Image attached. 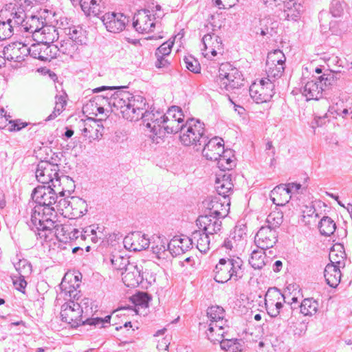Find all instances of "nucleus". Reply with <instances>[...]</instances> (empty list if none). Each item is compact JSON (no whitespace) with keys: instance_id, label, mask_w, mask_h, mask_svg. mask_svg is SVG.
<instances>
[{"instance_id":"obj_35","label":"nucleus","mask_w":352,"mask_h":352,"mask_svg":"<svg viewBox=\"0 0 352 352\" xmlns=\"http://www.w3.org/2000/svg\"><path fill=\"white\" fill-rule=\"evenodd\" d=\"M340 266L328 264L324 272V276L327 283L331 287H336L341 280Z\"/></svg>"},{"instance_id":"obj_28","label":"nucleus","mask_w":352,"mask_h":352,"mask_svg":"<svg viewBox=\"0 0 352 352\" xmlns=\"http://www.w3.org/2000/svg\"><path fill=\"white\" fill-rule=\"evenodd\" d=\"M26 6L25 0H11L6 4V10L10 13L14 24H19L23 21L24 10Z\"/></svg>"},{"instance_id":"obj_13","label":"nucleus","mask_w":352,"mask_h":352,"mask_svg":"<svg viewBox=\"0 0 352 352\" xmlns=\"http://www.w3.org/2000/svg\"><path fill=\"white\" fill-rule=\"evenodd\" d=\"M58 167L56 164L48 162H41L36 170L37 180L46 184H52L58 175Z\"/></svg>"},{"instance_id":"obj_10","label":"nucleus","mask_w":352,"mask_h":352,"mask_svg":"<svg viewBox=\"0 0 352 352\" xmlns=\"http://www.w3.org/2000/svg\"><path fill=\"white\" fill-rule=\"evenodd\" d=\"M204 49L202 54L205 58L212 59L221 56L224 53V45L222 39L215 34H207L202 38Z\"/></svg>"},{"instance_id":"obj_52","label":"nucleus","mask_w":352,"mask_h":352,"mask_svg":"<svg viewBox=\"0 0 352 352\" xmlns=\"http://www.w3.org/2000/svg\"><path fill=\"white\" fill-rule=\"evenodd\" d=\"M111 263L114 269L118 271H122L131 265L128 258L123 256L118 252L111 255Z\"/></svg>"},{"instance_id":"obj_11","label":"nucleus","mask_w":352,"mask_h":352,"mask_svg":"<svg viewBox=\"0 0 352 352\" xmlns=\"http://www.w3.org/2000/svg\"><path fill=\"white\" fill-rule=\"evenodd\" d=\"M236 261L231 258H221L216 265L214 279L217 282L223 283L228 281L232 276L236 274L239 268V265H236Z\"/></svg>"},{"instance_id":"obj_22","label":"nucleus","mask_w":352,"mask_h":352,"mask_svg":"<svg viewBox=\"0 0 352 352\" xmlns=\"http://www.w3.org/2000/svg\"><path fill=\"white\" fill-rule=\"evenodd\" d=\"M27 45L21 42H14L8 45L4 50V55L8 60L21 61L29 54Z\"/></svg>"},{"instance_id":"obj_56","label":"nucleus","mask_w":352,"mask_h":352,"mask_svg":"<svg viewBox=\"0 0 352 352\" xmlns=\"http://www.w3.org/2000/svg\"><path fill=\"white\" fill-rule=\"evenodd\" d=\"M14 19L9 18L7 21H0V40H5L12 35Z\"/></svg>"},{"instance_id":"obj_8","label":"nucleus","mask_w":352,"mask_h":352,"mask_svg":"<svg viewBox=\"0 0 352 352\" xmlns=\"http://www.w3.org/2000/svg\"><path fill=\"white\" fill-rule=\"evenodd\" d=\"M221 83L227 90L237 89L243 85V75L239 69L229 63H223L219 68Z\"/></svg>"},{"instance_id":"obj_17","label":"nucleus","mask_w":352,"mask_h":352,"mask_svg":"<svg viewBox=\"0 0 352 352\" xmlns=\"http://www.w3.org/2000/svg\"><path fill=\"white\" fill-rule=\"evenodd\" d=\"M133 26L142 34L149 33L155 26L154 18L148 10L138 11L133 17Z\"/></svg>"},{"instance_id":"obj_24","label":"nucleus","mask_w":352,"mask_h":352,"mask_svg":"<svg viewBox=\"0 0 352 352\" xmlns=\"http://www.w3.org/2000/svg\"><path fill=\"white\" fill-rule=\"evenodd\" d=\"M186 236H175L168 244V248L173 256H179L188 250L192 243Z\"/></svg>"},{"instance_id":"obj_50","label":"nucleus","mask_w":352,"mask_h":352,"mask_svg":"<svg viewBox=\"0 0 352 352\" xmlns=\"http://www.w3.org/2000/svg\"><path fill=\"white\" fill-rule=\"evenodd\" d=\"M44 26L43 21L41 19L33 16L28 18L25 24V30L32 34L33 38L34 33H36Z\"/></svg>"},{"instance_id":"obj_64","label":"nucleus","mask_w":352,"mask_h":352,"mask_svg":"<svg viewBox=\"0 0 352 352\" xmlns=\"http://www.w3.org/2000/svg\"><path fill=\"white\" fill-rule=\"evenodd\" d=\"M216 6L220 9H229L234 6L239 0H214Z\"/></svg>"},{"instance_id":"obj_62","label":"nucleus","mask_w":352,"mask_h":352,"mask_svg":"<svg viewBox=\"0 0 352 352\" xmlns=\"http://www.w3.org/2000/svg\"><path fill=\"white\" fill-rule=\"evenodd\" d=\"M13 285L17 290L21 292L22 293H25L27 282L25 280L23 276H15L13 278Z\"/></svg>"},{"instance_id":"obj_59","label":"nucleus","mask_w":352,"mask_h":352,"mask_svg":"<svg viewBox=\"0 0 352 352\" xmlns=\"http://www.w3.org/2000/svg\"><path fill=\"white\" fill-rule=\"evenodd\" d=\"M51 218L45 214V212H43L35 211L32 215V220L34 226L38 228V226H43L45 222L50 221Z\"/></svg>"},{"instance_id":"obj_3","label":"nucleus","mask_w":352,"mask_h":352,"mask_svg":"<svg viewBox=\"0 0 352 352\" xmlns=\"http://www.w3.org/2000/svg\"><path fill=\"white\" fill-rule=\"evenodd\" d=\"M62 320L69 324L72 327H77L83 324L89 325L104 327L106 322H110L111 315L102 318H94L87 319L85 321L82 319V309L79 303L74 301L65 302L60 311Z\"/></svg>"},{"instance_id":"obj_58","label":"nucleus","mask_w":352,"mask_h":352,"mask_svg":"<svg viewBox=\"0 0 352 352\" xmlns=\"http://www.w3.org/2000/svg\"><path fill=\"white\" fill-rule=\"evenodd\" d=\"M130 299L135 306L147 307L150 298L146 293L139 292L133 295Z\"/></svg>"},{"instance_id":"obj_37","label":"nucleus","mask_w":352,"mask_h":352,"mask_svg":"<svg viewBox=\"0 0 352 352\" xmlns=\"http://www.w3.org/2000/svg\"><path fill=\"white\" fill-rule=\"evenodd\" d=\"M152 252L155 257L162 262L166 261L170 258V252L167 249V243L160 237H157L153 241Z\"/></svg>"},{"instance_id":"obj_41","label":"nucleus","mask_w":352,"mask_h":352,"mask_svg":"<svg viewBox=\"0 0 352 352\" xmlns=\"http://www.w3.org/2000/svg\"><path fill=\"white\" fill-rule=\"evenodd\" d=\"M101 0H80V7L87 16H98L101 12Z\"/></svg>"},{"instance_id":"obj_47","label":"nucleus","mask_w":352,"mask_h":352,"mask_svg":"<svg viewBox=\"0 0 352 352\" xmlns=\"http://www.w3.org/2000/svg\"><path fill=\"white\" fill-rule=\"evenodd\" d=\"M284 11L287 14V17L289 19H296L302 12V6L293 0L284 3Z\"/></svg>"},{"instance_id":"obj_42","label":"nucleus","mask_w":352,"mask_h":352,"mask_svg":"<svg viewBox=\"0 0 352 352\" xmlns=\"http://www.w3.org/2000/svg\"><path fill=\"white\" fill-rule=\"evenodd\" d=\"M322 91V88L319 86L317 82L311 80L307 82L302 91V94L307 98V100H318Z\"/></svg>"},{"instance_id":"obj_2","label":"nucleus","mask_w":352,"mask_h":352,"mask_svg":"<svg viewBox=\"0 0 352 352\" xmlns=\"http://www.w3.org/2000/svg\"><path fill=\"white\" fill-rule=\"evenodd\" d=\"M111 104L120 111L125 120L130 122H135L142 118L145 120L146 114L150 112L146 111L145 98L140 96H132L125 91L115 93L111 98Z\"/></svg>"},{"instance_id":"obj_46","label":"nucleus","mask_w":352,"mask_h":352,"mask_svg":"<svg viewBox=\"0 0 352 352\" xmlns=\"http://www.w3.org/2000/svg\"><path fill=\"white\" fill-rule=\"evenodd\" d=\"M58 224L52 219L45 222L43 226H38V235L41 239L45 241L52 240V234L54 230L56 228Z\"/></svg>"},{"instance_id":"obj_30","label":"nucleus","mask_w":352,"mask_h":352,"mask_svg":"<svg viewBox=\"0 0 352 352\" xmlns=\"http://www.w3.org/2000/svg\"><path fill=\"white\" fill-rule=\"evenodd\" d=\"M80 274H65L60 284L61 290L66 294H71L79 287L80 283Z\"/></svg>"},{"instance_id":"obj_39","label":"nucleus","mask_w":352,"mask_h":352,"mask_svg":"<svg viewBox=\"0 0 352 352\" xmlns=\"http://www.w3.org/2000/svg\"><path fill=\"white\" fill-rule=\"evenodd\" d=\"M225 315L224 309L219 305H212L207 311L208 322H215L219 323L221 325H225L227 324Z\"/></svg>"},{"instance_id":"obj_51","label":"nucleus","mask_w":352,"mask_h":352,"mask_svg":"<svg viewBox=\"0 0 352 352\" xmlns=\"http://www.w3.org/2000/svg\"><path fill=\"white\" fill-rule=\"evenodd\" d=\"M183 65L192 73L199 74L201 72V67L199 60L190 54L184 56Z\"/></svg>"},{"instance_id":"obj_60","label":"nucleus","mask_w":352,"mask_h":352,"mask_svg":"<svg viewBox=\"0 0 352 352\" xmlns=\"http://www.w3.org/2000/svg\"><path fill=\"white\" fill-rule=\"evenodd\" d=\"M11 117L6 115L3 109L0 110V129L9 131L10 125L12 122Z\"/></svg>"},{"instance_id":"obj_12","label":"nucleus","mask_w":352,"mask_h":352,"mask_svg":"<svg viewBox=\"0 0 352 352\" xmlns=\"http://www.w3.org/2000/svg\"><path fill=\"white\" fill-rule=\"evenodd\" d=\"M285 302V297L279 290L269 289L265 296V305L267 313L272 317L280 314Z\"/></svg>"},{"instance_id":"obj_20","label":"nucleus","mask_w":352,"mask_h":352,"mask_svg":"<svg viewBox=\"0 0 352 352\" xmlns=\"http://www.w3.org/2000/svg\"><path fill=\"white\" fill-rule=\"evenodd\" d=\"M198 228L208 234L218 233L221 229V221L212 214L199 216L197 221Z\"/></svg>"},{"instance_id":"obj_40","label":"nucleus","mask_w":352,"mask_h":352,"mask_svg":"<svg viewBox=\"0 0 352 352\" xmlns=\"http://www.w3.org/2000/svg\"><path fill=\"white\" fill-rule=\"evenodd\" d=\"M208 234L202 233L199 230L195 231L190 238V243L195 244L201 252H206L209 249L210 241Z\"/></svg>"},{"instance_id":"obj_1","label":"nucleus","mask_w":352,"mask_h":352,"mask_svg":"<svg viewBox=\"0 0 352 352\" xmlns=\"http://www.w3.org/2000/svg\"><path fill=\"white\" fill-rule=\"evenodd\" d=\"M184 116L177 107H171L166 113L149 112L146 114L144 126L146 133L153 141L157 142L166 133H177L181 131Z\"/></svg>"},{"instance_id":"obj_6","label":"nucleus","mask_w":352,"mask_h":352,"mask_svg":"<svg viewBox=\"0 0 352 352\" xmlns=\"http://www.w3.org/2000/svg\"><path fill=\"white\" fill-rule=\"evenodd\" d=\"M56 209L65 217L77 219L86 212V203L82 199L72 197L60 199L56 204Z\"/></svg>"},{"instance_id":"obj_55","label":"nucleus","mask_w":352,"mask_h":352,"mask_svg":"<svg viewBox=\"0 0 352 352\" xmlns=\"http://www.w3.org/2000/svg\"><path fill=\"white\" fill-rule=\"evenodd\" d=\"M67 104V96H59L56 97V102L54 111L52 114L48 117V120H52L59 115L65 110V107Z\"/></svg>"},{"instance_id":"obj_9","label":"nucleus","mask_w":352,"mask_h":352,"mask_svg":"<svg viewBox=\"0 0 352 352\" xmlns=\"http://www.w3.org/2000/svg\"><path fill=\"white\" fill-rule=\"evenodd\" d=\"M274 85L269 78L253 82L250 87V95L257 103L270 101L274 95Z\"/></svg>"},{"instance_id":"obj_18","label":"nucleus","mask_w":352,"mask_h":352,"mask_svg":"<svg viewBox=\"0 0 352 352\" xmlns=\"http://www.w3.org/2000/svg\"><path fill=\"white\" fill-rule=\"evenodd\" d=\"M124 245L131 251H141L148 247L149 239L140 232H133L124 238Z\"/></svg>"},{"instance_id":"obj_36","label":"nucleus","mask_w":352,"mask_h":352,"mask_svg":"<svg viewBox=\"0 0 352 352\" xmlns=\"http://www.w3.org/2000/svg\"><path fill=\"white\" fill-rule=\"evenodd\" d=\"M122 272V280L128 287H135L140 283V272L135 266L131 265Z\"/></svg>"},{"instance_id":"obj_48","label":"nucleus","mask_w":352,"mask_h":352,"mask_svg":"<svg viewBox=\"0 0 352 352\" xmlns=\"http://www.w3.org/2000/svg\"><path fill=\"white\" fill-rule=\"evenodd\" d=\"M318 302L313 298H305L301 302L300 309L301 314L304 316H312L315 314L318 310Z\"/></svg>"},{"instance_id":"obj_27","label":"nucleus","mask_w":352,"mask_h":352,"mask_svg":"<svg viewBox=\"0 0 352 352\" xmlns=\"http://www.w3.org/2000/svg\"><path fill=\"white\" fill-rule=\"evenodd\" d=\"M138 314L135 309L129 307H123L115 311L111 318L113 317V325L116 326V329L118 330L122 328L121 326H118L120 324H123L125 327H131L130 321H128L126 318L129 316H134Z\"/></svg>"},{"instance_id":"obj_25","label":"nucleus","mask_w":352,"mask_h":352,"mask_svg":"<svg viewBox=\"0 0 352 352\" xmlns=\"http://www.w3.org/2000/svg\"><path fill=\"white\" fill-rule=\"evenodd\" d=\"M82 131L84 137L91 142L102 137L103 126L96 120L87 119Z\"/></svg>"},{"instance_id":"obj_63","label":"nucleus","mask_w":352,"mask_h":352,"mask_svg":"<svg viewBox=\"0 0 352 352\" xmlns=\"http://www.w3.org/2000/svg\"><path fill=\"white\" fill-rule=\"evenodd\" d=\"M65 232H64V228L62 225L58 224L56 228L52 232V240L55 237L60 241H63L65 239H67L66 236H65Z\"/></svg>"},{"instance_id":"obj_34","label":"nucleus","mask_w":352,"mask_h":352,"mask_svg":"<svg viewBox=\"0 0 352 352\" xmlns=\"http://www.w3.org/2000/svg\"><path fill=\"white\" fill-rule=\"evenodd\" d=\"M231 175L228 174L219 175L215 180V188L219 195L226 198L233 189Z\"/></svg>"},{"instance_id":"obj_23","label":"nucleus","mask_w":352,"mask_h":352,"mask_svg":"<svg viewBox=\"0 0 352 352\" xmlns=\"http://www.w3.org/2000/svg\"><path fill=\"white\" fill-rule=\"evenodd\" d=\"M207 208L210 211V214L223 218L228 214L230 202L225 197H213L207 203Z\"/></svg>"},{"instance_id":"obj_15","label":"nucleus","mask_w":352,"mask_h":352,"mask_svg":"<svg viewBox=\"0 0 352 352\" xmlns=\"http://www.w3.org/2000/svg\"><path fill=\"white\" fill-rule=\"evenodd\" d=\"M224 151L223 140L215 137L205 144L202 150V155L207 160L215 162L221 156Z\"/></svg>"},{"instance_id":"obj_43","label":"nucleus","mask_w":352,"mask_h":352,"mask_svg":"<svg viewBox=\"0 0 352 352\" xmlns=\"http://www.w3.org/2000/svg\"><path fill=\"white\" fill-rule=\"evenodd\" d=\"M302 219L306 224H311L316 221L318 214L311 204H303L300 208Z\"/></svg>"},{"instance_id":"obj_53","label":"nucleus","mask_w":352,"mask_h":352,"mask_svg":"<svg viewBox=\"0 0 352 352\" xmlns=\"http://www.w3.org/2000/svg\"><path fill=\"white\" fill-rule=\"evenodd\" d=\"M283 221V212L276 209L272 211L267 217V226H270L273 229L276 230V228L281 225Z\"/></svg>"},{"instance_id":"obj_61","label":"nucleus","mask_w":352,"mask_h":352,"mask_svg":"<svg viewBox=\"0 0 352 352\" xmlns=\"http://www.w3.org/2000/svg\"><path fill=\"white\" fill-rule=\"evenodd\" d=\"M15 267L20 273H27L31 271L30 263L25 259L19 260L16 264Z\"/></svg>"},{"instance_id":"obj_29","label":"nucleus","mask_w":352,"mask_h":352,"mask_svg":"<svg viewBox=\"0 0 352 352\" xmlns=\"http://www.w3.org/2000/svg\"><path fill=\"white\" fill-rule=\"evenodd\" d=\"M28 50L29 54L34 58L50 61L54 57L52 54V47L43 43L36 42L28 47Z\"/></svg>"},{"instance_id":"obj_5","label":"nucleus","mask_w":352,"mask_h":352,"mask_svg":"<svg viewBox=\"0 0 352 352\" xmlns=\"http://www.w3.org/2000/svg\"><path fill=\"white\" fill-rule=\"evenodd\" d=\"M204 133V124L191 119L184 124L180 131L179 140L187 146L197 145Z\"/></svg>"},{"instance_id":"obj_26","label":"nucleus","mask_w":352,"mask_h":352,"mask_svg":"<svg viewBox=\"0 0 352 352\" xmlns=\"http://www.w3.org/2000/svg\"><path fill=\"white\" fill-rule=\"evenodd\" d=\"M54 192L64 196L66 194H71L74 190V181L68 176H57V178L50 184Z\"/></svg>"},{"instance_id":"obj_31","label":"nucleus","mask_w":352,"mask_h":352,"mask_svg":"<svg viewBox=\"0 0 352 352\" xmlns=\"http://www.w3.org/2000/svg\"><path fill=\"white\" fill-rule=\"evenodd\" d=\"M58 38V33L54 27L44 25L39 31L34 33L33 38L36 42L43 43L47 45L52 43Z\"/></svg>"},{"instance_id":"obj_38","label":"nucleus","mask_w":352,"mask_h":352,"mask_svg":"<svg viewBox=\"0 0 352 352\" xmlns=\"http://www.w3.org/2000/svg\"><path fill=\"white\" fill-rule=\"evenodd\" d=\"M330 264L340 266L344 263L346 253L342 244L337 243L333 245L329 252Z\"/></svg>"},{"instance_id":"obj_57","label":"nucleus","mask_w":352,"mask_h":352,"mask_svg":"<svg viewBox=\"0 0 352 352\" xmlns=\"http://www.w3.org/2000/svg\"><path fill=\"white\" fill-rule=\"evenodd\" d=\"M278 340L272 336H267L263 338L258 343V347L260 350L270 351L277 346Z\"/></svg>"},{"instance_id":"obj_21","label":"nucleus","mask_w":352,"mask_h":352,"mask_svg":"<svg viewBox=\"0 0 352 352\" xmlns=\"http://www.w3.org/2000/svg\"><path fill=\"white\" fill-rule=\"evenodd\" d=\"M102 101V99L96 98L84 105L82 111L89 117L88 119L96 120L98 117L99 120H102L107 117L104 108L101 104Z\"/></svg>"},{"instance_id":"obj_44","label":"nucleus","mask_w":352,"mask_h":352,"mask_svg":"<svg viewBox=\"0 0 352 352\" xmlns=\"http://www.w3.org/2000/svg\"><path fill=\"white\" fill-rule=\"evenodd\" d=\"M216 162H217L218 167L223 171L230 170L235 166L234 156L228 151H224Z\"/></svg>"},{"instance_id":"obj_4","label":"nucleus","mask_w":352,"mask_h":352,"mask_svg":"<svg viewBox=\"0 0 352 352\" xmlns=\"http://www.w3.org/2000/svg\"><path fill=\"white\" fill-rule=\"evenodd\" d=\"M67 38L63 41L60 48L64 54H70L76 52L79 46L85 45L89 41L85 30L80 25H72L65 28Z\"/></svg>"},{"instance_id":"obj_49","label":"nucleus","mask_w":352,"mask_h":352,"mask_svg":"<svg viewBox=\"0 0 352 352\" xmlns=\"http://www.w3.org/2000/svg\"><path fill=\"white\" fill-rule=\"evenodd\" d=\"M336 223L330 217H323L319 223V230L321 234L330 236L336 230Z\"/></svg>"},{"instance_id":"obj_45","label":"nucleus","mask_w":352,"mask_h":352,"mask_svg":"<svg viewBox=\"0 0 352 352\" xmlns=\"http://www.w3.org/2000/svg\"><path fill=\"white\" fill-rule=\"evenodd\" d=\"M265 259L264 249L256 250L252 252L249 263L254 269H261L265 265Z\"/></svg>"},{"instance_id":"obj_16","label":"nucleus","mask_w":352,"mask_h":352,"mask_svg":"<svg viewBox=\"0 0 352 352\" xmlns=\"http://www.w3.org/2000/svg\"><path fill=\"white\" fill-rule=\"evenodd\" d=\"M33 200L41 206H51L56 203V195L51 185L39 186L34 188L32 195Z\"/></svg>"},{"instance_id":"obj_7","label":"nucleus","mask_w":352,"mask_h":352,"mask_svg":"<svg viewBox=\"0 0 352 352\" xmlns=\"http://www.w3.org/2000/svg\"><path fill=\"white\" fill-rule=\"evenodd\" d=\"M286 57L280 50L270 52L267 57L265 72L270 80L280 78L285 71Z\"/></svg>"},{"instance_id":"obj_19","label":"nucleus","mask_w":352,"mask_h":352,"mask_svg":"<svg viewBox=\"0 0 352 352\" xmlns=\"http://www.w3.org/2000/svg\"><path fill=\"white\" fill-rule=\"evenodd\" d=\"M102 21L109 32L118 33L124 29L126 18L121 13L107 12Z\"/></svg>"},{"instance_id":"obj_33","label":"nucleus","mask_w":352,"mask_h":352,"mask_svg":"<svg viewBox=\"0 0 352 352\" xmlns=\"http://www.w3.org/2000/svg\"><path fill=\"white\" fill-rule=\"evenodd\" d=\"M289 188L285 184L275 187L271 192V198L273 203L277 206H285L291 199Z\"/></svg>"},{"instance_id":"obj_32","label":"nucleus","mask_w":352,"mask_h":352,"mask_svg":"<svg viewBox=\"0 0 352 352\" xmlns=\"http://www.w3.org/2000/svg\"><path fill=\"white\" fill-rule=\"evenodd\" d=\"M228 329V324L221 325L219 323L208 322V328L206 330V333L208 338L212 342H220L227 332Z\"/></svg>"},{"instance_id":"obj_54","label":"nucleus","mask_w":352,"mask_h":352,"mask_svg":"<svg viewBox=\"0 0 352 352\" xmlns=\"http://www.w3.org/2000/svg\"><path fill=\"white\" fill-rule=\"evenodd\" d=\"M220 344L221 349L228 352H239L242 349V345L236 339H224Z\"/></svg>"},{"instance_id":"obj_14","label":"nucleus","mask_w":352,"mask_h":352,"mask_svg":"<svg viewBox=\"0 0 352 352\" xmlns=\"http://www.w3.org/2000/svg\"><path fill=\"white\" fill-rule=\"evenodd\" d=\"M276 241V230L270 226H262L255 236V243L261 249L272 248Z\"/></svg>"}]
</instances>
